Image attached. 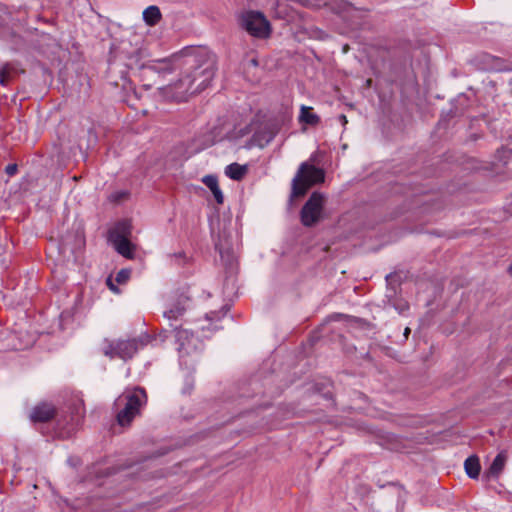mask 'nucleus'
I'll return each mask as SVG.
<instances>
[{
    "mask_svg": "<svg viewBox=\"0 0 512 512\" xmlns=\"http://www.w3.org/2000/svg\"><path fill=\"white\" fill-rule=\"evenodd\" d=\"M277 129L275 125L267 127V131H260L256 134V137L260 143H269L275 136Z\"/></svg>",
    "mask_w": 512,
    "mask_h": 512,
    "instance_id": "21",
    "label": "nucleus"
},
{
    "mask_svg": "<svg viewBox=\"0 0 512 512\" xmlns=\"http://www.w3.org/2000/svg\"><path fill=\"white\" fill-rule=\"evenodd\" d=\"M126 193L125 192H122V193H119L116 197H115V200H120L124 197H126Z\"/></svg>",
    "mask_w": 512,
    "mask_h": 512,
    "instance_id": "29",
    "label": "nucleus"
},
{
    "mask_svg": "<svg viewBox=\"0 0 512 512\" xmlns=\"http://www.w3.org/2000/svg\"><path fill=\"white\" fill-rule=\"evenodd\" d=\"M247 169L238 163H232L226 167V175L233 180H241L246 174Z\"/></svg>",
    "mask_w": 512,
    "mask_h": 512,
    "instance_id": "19",
    "label": "nucleus"
},
{
    "mask_svg": "<svg viewBox=\"0 0 512 512\" xmlns=\"http://www.w3.org/2000/svg\"><path fill=\"white\" fill-rule=\"evenodd\" d=\"M394 307L400 314H403L405 311L408 310L409 305L407 302L401 301L399 303H395Z\"/></svg>",
    "mask_w": 512,
    "mask_h": 512,
    "instance_id": "25",
    "label": "nucleus"
},
{
    "mask_svg": "<svg viewBox=\"0 0 512 512\" xmlns=\"http://www.w3.org/2000/svg\"><path fill=\"white\" fill-rule=\"evenodd\" d=\"M131 227L127 221L119 222L109 231L108 240L115 250L126 258L133 255L134 246L129 240Z\"/></svg>",
    "mask_w": 512,
    "mask_h": 512,
    "instance_id": "8",
    "label": "nucleus"
},
{
    "mask_svg": "<svg viewBox=\"0 0 512 512\" xmlns=\"http://www.w3.org/2000/svg\"><path fill=\"white\" fill-rule=\"evenodd\" d=\"M115 51L134 61L136 65H139L140 61L148 56L143 47V38L137 33H131L127 38L121 39L115 47Z\"/></svg>",
    "mask_w": 512,
    "mask_h": 512,
    "instance_id": "10",
    "label": "nucleus"
},
{
    "mask_svg": "<svg viewBox=\"0 0 512 512\" xmlns=\"http://www.w3.org/2000/svg\"><path fill=\"white\" fill-rule=\"evenodd\" d=\"M188 79H191V74L185 72L177 81L163 88V90L173 91L176 99L185 100L188 95L198 93L197 90H193L195 88L194 84L189 85Z\"/></svg>",
    "mask_w": 512,
    "mask_h": 512,
    "instance_id": "12",
    "label": "nucleus"
},
{
    "mask_svg": "<svg viewBox=\"0 0 512 512\" xmlns=\"http://www.w3.org/2000/svg\"><path fill=\"white\" fill-rule=\"evenodd\" d=\"M250 64H251L252 66H257V65H258V61H257V59H255V58L251 59V60H250Z\"/></svg>",
    "mask_w": 512,
    "mask_h": 512,
    "instance_id": "30",
    "label": "nucleus"
},
{
    "mask_svg": "<svg viewBox=\"0 0 512 512\" xmlns=\"http://www.w3.org/2000/svg\"><path fill=\"white\" fill-rule=\"evenodd\" d=\"M184 54V64L190 66L191 79H188L189 85L194 84L197 92L204 90L211 82L216 72V56L205 47H185L182 49Z\"/></svg>",
    "mask_w": 512,
    "mask_h": 512,
    "instance_id": "1",
    "label": "nucleus"
},
{
    "mask_svg": "<svg viewBox=\"0 0 512 512\" xmlns=\"http://www.w3.org/2000/svg\"><path fill=\"white\" fill-rule=\"evenodd\" d=\"M147 396L142 388H137L132 393L121 395L115 402L117 406L124 405L117 413V422L121 426L129 425L134 417L139 414L140 408L146 403Z\"/></svg>",
    "mask_w": 512,
    "mask_h": 512,
    "instance_id": "4",
    "label": "nucleus"
},
{
    "mask_svg": "<svg viewBox=\"0 0 512 512\" xmlns=\"http://www.w3.org/2000/svg\"><path fill=\"white\" fill-rule=\"evenodd\" d=\"M11 70L12 68L10 67L9 64H5L1 69H0V84L5 86L8 84V81H9V77H10V73H11Z\"/></svg>",
    "mask_w": 512,
    "mask_h": 512,
    "instance_id": "22",
    "label": "nucleus"
},
{
    "mask_svg": "<svg viewBox=\"0 0 512 512\" xmlns=\"http://www.w3.org/2000/svg\"><path fill=\"white\" fill-rule=\"evenodd\" d=\"M184 54V64L190 66L191 79H188L189 85L194 84L197 92L204 90L211 82L216 72V56L205 47H185L182 49Z\"/></svg>",
    "mask_w": 512,
    "mask_h": 512,
    "instance_id": "2",
    "label": "nucleus"
},
{
    "mask_svg": "<svg viewBox=\"0 0 512 512\" xmlns=\"http://www.w3.org/2000/svg\"><path fill=\"white\" fill-rule=\"evenodd\" d=\"M506 461H507L506 453L500 452L493 460V462L488 470V474H490L493 477H498L499 474L504 469Z\"/></svg>",
    "mask_w": 512,
    "mask_h": 512,
    "instance_id": "17",
    "label": "nucleus"
},
{
    "mask_svg": "<svg viewBox=\"0 0 512 512\" xmlns=\"http://www.w3.org/2000/svg\"><path fill=\"white\" fill-rule=\"evenodd\" d=\"M326 196L320 192H313L300 211L301 223L305 227H312L324 218Z\"/></svg>",
    "mask_w": 512,
    "mask_h": 512,
    "instance_id": "7",
    "label": "nucleus"
},
{
    "mask_svg": "<svg viewBox=\"0 0 512 512\" xmlns=\"http://www.w3.org/2000/svg\"><path fill=\"white\" fill-rule=\"evenodd\" d=\"M130 277V270L128 269H121L117 275H116V282L119 284L125 283Z\"/></svg>",
    "mask_w": 512,
    "mask_h": 512,
    "instance_id": "24",
    "label": "nucleus"
},
{
    "mask_svg": "<svg viewBox=\"0 0 512 512\" xmlns=\"http://www.w3.org/2000/svg\"><path fill=\"white\" fill-rule=\"evenodd\" d=\"M149 340L148 336H141L129 340H109L105 339L102 343V353L109 357H118L123 360L130 359L137 352L139 346H144Z\"/></svg>",
    "mask_w": 512,
    "mask_h": 512,
    "instance_id": "5",
    "label": "nucleus"
},
{
    "mask_svg": "<svg viewBox=\"0 0 512 512\" xmlns=\"http://www.w3.org/2000/svg\"><path fill=\"white\" fill-rule=\"evenodd\" d=\"M240 26L250 35L266 38L270 34V25L265 16L258 11H245L239 16Z\"/></svg>",
    "mask_w": 512,
    "mask_h": 512,
    "instance_id": "9",
    "label": "nucleus"
},
{
    "mask_svg": "<svg viewBox=\"0 0 512 512\" xmlns=\"http://www.w3.org/2000/svg\"><path fill=\"white\" fill-rule=\"evenodd\" d=\"M202 181L211 190L216 202L218 204H222L224 201V196L221 189L219 188L217 177L213 175H206Z\"/></svg>",
    "mask_w": 512,
    "mask_h": 512,
    "instance_id": "14",
    "label": "nucleus"
},
{
    "mask_svg": "<svg viewBox=\"0 0 512 512\" xmlns=\"http://www.w3.org/2000/svg\"><path fill=\"white\" fill-rule=\"evenodd\" d=\"M216 248L219 250V254H220V257H221V260L223 261V263L227 267L232 268L236 262V258H235L233 251L228 248L223 249L222 247H219L218 245H216Z\"/></svg>",
    "mask_w": 512,
    "mask_h": 512,
    "instance_id": "20",
    "label": "nucleus"
},
{
    "mask_svg": "<svg viewBox=\"0 0 512 512\" xmlns=\"http://www.w3.org/2000/svg\"><path fill=\"white\" fill-rule=\"evenodd\" d=\"M175 338L179 344L178 350L182 355H190L200 349L202 345L191 331L182 327L175 328Z\"/></svg>",
    "mask_w": 512,
    "mask_h": 512,
    "instance_id": "11",
    "label": "nucleus"
},
{
    "mask_svg": "<svg viewBox=\"0 0 512 512\" xmlns=\"http://www.w3.org/2000/svg\"><path fill=\"white\" fill-rule=\"evenodd\" d=\"M17 165L16 164H9L6 166L5 171L9 176H13L17 172Z\"/></svg>",
    "mask_w": 512,
    "mask_h": 512,
    "instance_id": "26",
    "label": "nucleus"
},
{
    "mask_svg": "<svg viewBox=\"0 0 512 512\" xmlns=\"http://www.w3.org/2000/svg\"><path fill=\"white\" fill-rule=\"evenodd\" d=\"M183 56L184 54H182V50H180L168 57L151 59L145 63H140L139 69L142 70L143 77L155 73L159 77L164 78L166 75L172 74L175 71L176 67L183 59Z\"/></svg>",
    "mask_w": 512,
    "mask_h": 512,
    "instance_id": "6",
    "label": "nucleus"
},
{
    "mask_svg": "<svg viewBox=\"0 0 512 512\" xmlns=\"http://www.w3.org/2000/svg\"><path fill=\"white\" fill-rule=\"evenodd\" d=\"M464 468L467 473V475L472 478L476 479L479 476L480 473V463L477 456H470L468 457L464 462Z\"/></svg>",
    "mask_w": 512,
    "mask_h": 512,
    "instance_id": "16",
    "label": "nucleus"
},
{
    "mask_svg": "<svg viewBox=\"0 0 512 512\" xmlns=\"http://www.w3.org/2000/svg\"><path fill=\"white\" fill-rule=\"evenodd\" d=\"M324 178L325 174L322 169L308 162H303L292 180L291 197L298 198L304 196L312 186L323 182Z\"/></svg>",
    "mask_w": 512,
    "mask_h": 512,
    "instance_id": "3",
    "label": "nucleus"
},
{
    "mask_svg": "<svg viewBox=\"0 0 512 512\" xmlns=\"http://www.w3.org/2000/svg\"><path fill=\"white\" fill-rule=\"evenodd\" d=\"M55 408L48 403H41L35 406L31 413L30 419L32 422H48L55 416Z\"/></svg>",
    "mask_w": 512,
    "mask_h": 512,
    "instance_id": "13",
    "label": "nucleus"
},
{
    "mask_svg": "<svg viewBox=\"0 0 512 512\" xmlns=\"http://www.w3.org/2000/svg\"><path fill=\"white\" fill-rule=\"evenodd\" d=\"M185 309L184 307L177 306L172 308L164 313V316L168 319H177L179 316L183 315Z\"/></svg>",
    "mask_w": 512,
    "mask_h": 512,
    "instance_id": "23",
    "label": "nucleus"
},
{
    "mask_svg": "<svg viewBox=\"0 0 512 512\" xmlns=\"http://www.w3.org/2000/svg\"><path fill=\"white\" fill-rule=\"evenodd\" d=\"M409 334H410V328L406 327L405 330H404L405 338H407Z\"/></svg>",
    "mask_w": 512,
    "mask_h": 512,
    "instance_id": "31",
    "label": "nucleus"
},
{
    "mask_svg": "<svg viewBox=\"0 0 512 512\" xmlns=\"http://www.w3.org/2000/svg\"><path fill=\"white\" fill-rule=\"evenodd\" d=\"M338 119L342 123V125H346L347 124V118H346V116L344 114H340L338 116Z\"/></svg>",
    "mask_w": 512,
    "mask_h": 512,
    "instance_id": "28",
    "label": "nucleus"
},
{
    "mask_svg": "<svg viewBox=\"0 0 512 512\" xmlns=\"http://www.w3.org/2000/svg\"><path fill=\"white\" fill-rule=\"evenodd\" d=\"M161 12L157 6H149L143 11V19L149 26L156 25L161 20Z\"/></svg>",
    "mask_w": 512,
    "mask_h": 512,
    "instance_id": "15",
    "label": "nucleus"
},
{
    "mask_svg": "<svg viewBox=\"0 0 512 512\" xmlns=\"http://www.w3.org/2000/svg\"><path fill=\"white\" fill-rule=\"evenodd\" d=\"M299 121L308 125H317L320 122V118L317 114L312 112L311 107L302 105L299 115Z\"/></svg>",
    "mask_w": 512,
    "mask_h": 512,
    "instance_id": "18",
    "label": "nucleus"
},
{
    "mask_svg": "<svg viewBox=\"0 0 512 512\" xmlns=\"http://www.w3.org/2000/svg\"><path fill=\"white\" fill-rule=\"evenodd\" d=\"M508 272L509 274L512 276V263L510 264L509 268H508Z\"/></svg>",
    "mask_w": 512,
    "mask_h": 512,
    "instance_id": "32",
    "label": "nucleus"
},
{
    "mask_svg": "<svg viewBox=\"0 0 512 512\" xmlns=\"http://www.w3.org/2000/svg\"><path fill=\"white\" fill-rule=\"evenodd\" d=\"M107 285L109 289L112 290L113 292H118L117 287L112 283L110 278L107 279Z\"/></svg>",
    "mask_w": 512,
    "mask_h": 512,
    "instance_id": "27",
    "label": "nucleus"
}]
</instances>
